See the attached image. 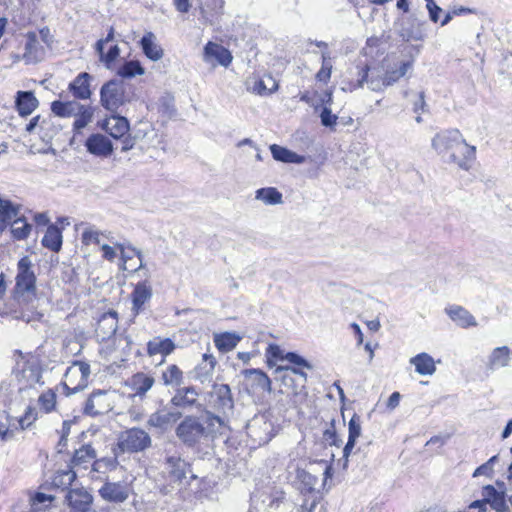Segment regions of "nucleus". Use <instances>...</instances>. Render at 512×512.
Segmentation results:
<instances>
[{
    "instance_id": "f257e3e1",
    "label": "nucleus",
    "mask_w": 512,
    "mask_h": 512,
    "mask_svg": "<svg viewBox=\"0 0 512 512\" xmlns=\"http://www.w3.org/2000/svg\"><path fill=\"white\" fill-rule=\"evenodd\" d=\"M224 428V420L206 410L204 422L197 416L187 415L176 427L175 434L186 447L198 448L205 441H213L221 435Z\"/></svg>"
},
{
    "instance_id": "f03ea898",
    "label": "nucleus",
    "mask_w": 512,
    "mask_h": 512,
    "mask_svg": "<svg viewBox=\"0 0 512 512\" xmlns=\"http://www.w3.org/2000/svg\"><path fill=\"white\" fill-rule=\"evenodd\" d=\"M432 146L450 162L463 170H469L476 157V147L468 145L459 130H447L435 135Z\"/></svg>"
},
{
    "instance_id": "7ed1b4c3",
    "label": "nucleus",
    "mask_w": 512,
    "mask_h": 512,
    "mask_svg": "<svg viewBox=\"0 0 512 512\" xmlns=\"http://www.w3.org/2000/svg\"><path fill=\"white\" fill-rule=\"evenodd\" d=\"M36 275L29 256H23L17 263L13 299L20 306H28L36 299Z\"/></svg>"
},
{
    "instance_id": "20e7f679",
    "label": "nucleus",
    "mask_w": 512,
    "mask_h": 512,
    "mask_svg": "<svg viewBox=\"0 0 512 512\" xmlns=\"http://www.w3.org/2000/svg\"><path fill=\"white\" fill-rule=\"evenodd\" d=\"M152 444L150 435L140 428H131L123 431L117 442V452L137 453L149 448Z\"/></svg>"
},
{
    "instance_id": "39448f33",
    "label": "nucleus",
    "mask_w": 512,
    "mask_h": 512,
    "mask_svg": "<svg viewBox=\"0 0 512 512\" xmlns=\"http://www.w3.org/2000/svg\"><path fill=\"white\" fill-rule=\"evenodd\" d=\"M90 365L83 361H75L69 366L64 375V389L66 394H75L84 390L88 385Z\"/></svg>"
},
{
    "instance_id": "423d86ee",
    "label": "nucleus",
    "mask_w": 512,
    "mask_h": 512,
    "mask_svg": "<svg viewBox=\"0 0 512 512\" xmlns=\"http://www.w3.org/2000/svg\"><path fill=\"white\" fill-rule=\"evenodd\" d=\"M285 360L297 367L279 366L276 369V373L279 374L283 384L286 387L292 386L294 382L293 376H298L303 382L306 380V373L302 370L303 368L311 369V365L300 355L287 352L284 356Z\"/></svg>"
},
{
    "instance_id": "0eeeda50",
    "label": "nucleus",
    "mask_w": 512,
    "mask_h": 512,
    "mask_svg": "<svg viewBox=\"0 0 512 512\" xmlns=\"http://www.w3.org/2000/svg\"><path fill=\"white\" fill-rule=\"evenodd\" d=\"M101 105L110 112H115L125 103L123 84L118 80H110L100 90Z\"/></svg>"
},
{
    "instance_id": "6e6552de",
    "label": "nucleus",
    "mask_w": 512,
    "mask_h": 512,
    "mask_svg": "<svg viewBox=\"0 0 512 512\" xmlns=\"http://www.w3.org/2000/svg\"><path fill=\"white\" fill-rule=\"evenodd\" d=\"M332 95L325 93L322 97V126L330 128L331 131H340L344 127L350 126L353 119L350 116H339L333 112Z\"/></svg>"
},
{
    "instance_id": "1a4fd4ad",
    "label": "nucleus",
    "mask_w": 512,
    "mask_h": 512,
    "mask_svg": "<svg viewBox=\"0 0 512 512\" xmlns=\"http://www.w3.org/2000/svg\"><path fill=\"white\" fill-rule=\"evenodd\" d=\"M131 486L127 482H112L106 481L99 488V495L108 502L112 503H123L125 502L130 494H131Z\"/></svg>"
},
{
    "instance_id": "9d476101",
    "label": "nucleus",
    "mask_w": 512,
    "mask_h": 512,
    "mask_svg": "<svg viewBox=\"0 0 512 512\" xmlns=\"http://www.w3.org/2000/svg\"><path fill=\"white\" fill-rule=\"evenodd\" d=\"M112 408L111 394L104 390H98L87 399L84 413L89 416H97L108 413Z\"/></svg>"
},
{
    "instance_id": "9b49d317",
    "label": "nucleus",
    "mask_w": 512,
    "mask_h": 512,
    "mask_svg": "<svg viewBox=\"0 0 512 512\" xmlns=\"http://www.w3.org/2000/svg\"><path fill=\"white\" fill-rule=\"evenodd\" d=\"M210 403L218 412L226 414L234 408L231 389L227 384H214L210 392Z\"/></svg>"
},
{
    "instance_id": "f8f14e48",
    "label": "nucleus",
    "mask_w": 512,
    "mask_h": 512,
    "mask_svg": "<svg viewBox=\"0 0 512 512\" xmlns=\"http://www.w3.org/2000/svg\"><path fill=\"white\" fill-rule=\"evenodd\" d=\"M232 59L230 51L218 43L209 41L204 47L203 61L213 68L217 65L228 67Z\"/></svg>"
},
{
    "instance_id": "ddd939ff",
    "label": "nucleus",
    "mask_w": 512,
    "mask_h": 512,
    "mask_svg": "<svg viewBox=\"0 0 512 512\" xmlns=\"http://www.w3.org/2000/svg\"><path fill=\"white\" fill-rule=\"evenodd\" d=\"M154 384V377L144 372L135 373L126 381V386L129 387L133 392L131 394L133 399H143L147 392L151 390Z\"/></svg>"
},
{
    "instance_id": "4468645a",
    "label": "nucleus",
    "mask_w": 512,
    "mask_h": 512,
    "mask_svg": "<svg viewBox=\"0 0 512 512\" xmlns=\"http://www.w3.org/2000/svg\"><path fill=\"white\" fill-rule=\"evenodd\" d=\"M85 147L90 154L106 158L113 152L112 142L103 134L90 135L85 141Z\"/></svg>"
},
{
    "instance_id": "2eb2a0df",
    "label": "nucleus",
    "mask_w": 512,
    "mask_h": 512,
    "mask_svg": "<svg viewBox=\"0 0 512 512\" xmlns=\"http://www.w3.org/2000/svg\"><path fill=\"white\" fill-rule=\"evenodd\" d=\"M92 500V496L84 488L71 489L65 495V502L73 509L72 512L92 510Z\"/></svg>"
},
{
    "instance_id": "dca6fc26",
    "label": "nucleus",
    "mask_w": 512,
    "mask_h": 512,
    "mask_svg": "<svg viewBox=\"0 0 512 512\" xmlns=\"http://www.w3.org/2000/svg\"><path fill=\"white\" fill-rule=\"evenodd\" d=\"M118 455L119 452H117V450L114 449L113 457H103L97 460L95 459L92 464V468L89 471L91 479L106 481L107 474L109 472L115 471L119 465V462L117 460Z\"/></svg>"
},
{
    "instance_id": "f3484780",
    "label": "nucleus",
    "mask_w": 512,
    "mask_h": 512,
    "mask_svg": "<svg viewBox=\"0 0 512 512\" xmlns=\"http://www.w3.org/2000/svg\"><path fill=\"white\" fill-rule=\"evenodd\" d=\"M182 417V413L176 410H169L166 407L152 413L148 424L159 429H167L175 424Z\"/></svg>"
},
{
    "instance_id": "a211bd4d",
    "label": "nucleus",
    "mask_w": 512,
    "mask_h": 512,
    "mask_svg": "<svg viewBox=\"0 0 512 512\" xmlns=\"http://www.w3.org/2000/svg\"><path fill=\"white\" fill-rule=\"evenodd\" d=\"M114 234L108 230H99L95 226H87L81 235V242L85 246L96 245L99 248L106 242H113Z\"/></svg>"
},
{
    "instance_id": "6ab92c4d",
    "label": "nucleus",
    "mask_w": 512,
    "mask_h": 512,
    "mask_svg": "<svg viewBox=\"0 0 512 512\" xmlns=\"http://www.w3.org/2000/svg\"><path fill=\"white\" fill-rule=\"evenodd\" d=\"M15 377L23 387H33L41 381V372L37 366L24 362L18 364V368L14 371Z\"/></svg>"
},
{
    "instance_id": "aec40b11",
    "label": "nucleus",
    "mask_w": 512,
    "mask_h": 512,
    "mask_svg": "<svg viewBox=\"0 0 512 512\" xmlns=\"http://www.w3.org/2000/svg\"><path fill=\"white\" fill-rule=\"evenodd\" d=\"M198 392L194 387H184L177 389L170 403L178 408L187 409L191 407H200L198 403Z\"/></svg>"
},
{
    "instance_id": "412c9836",
    "label": "nucleus",
    "mask_w": 512,
    "mask_h": 512,
    "mask_svg": "<svg viewBox=\"0 0 512 512\" xmlns=\"http://www.w3.org/2000/svg\"><path fill=\"white\" fill-rule=\"evenodd\" d=\"M511 355L512 351L506 345L493 348L487 357V368L494 371L508 367L511 362Z\"/></svg>"
},
{
    "instance_id": "4be33fe9",
    "label": "nucleus",
    "mask_w": 512,
    "mask_h": 512,
    "mask_svg": "<svg viewBox=\"0 0 512 512\" xmlns=\"http://www.w3.org/2000/svg\"><path fill=\"white\" fill-rule=\"evenodd\" d=\"M118 318L115 311H109L101 315L98 319L96 334L100 340L104 341L113 336L117 330Z\"/></svg>"
},
{
    "instance_id": "5701e85b",
    "label": "nucleus",
    "mask_w": 512,
    "mask_h": 512,
    "mask_svg": "<svg viewBox=\"0 0 512 512\" xmlns=\"http://www.w3.org/2000/svg\"><path fill=\"white\" fill-rule=\"evenodd\" d=\"M96 456V451L91 445L86 444L81 446L74 452L73 458L71 460L72 469H76L77 471L81 469L87 470L89 466L92 467Z\"/></svg>"
},
{
    "instance_id": "b1692460",
    "label": "nucleus",
    "mask_w": 512,
    "mask_h": 512,
    "mask_svg": "<svg viewBox=\"0 0 512 512\" xmlns=\"http://www.w3.org/2000/svg\"><path fill=\"white\" fill-rule=\"evenodd\" d=\"M364 83H366L368 88L372 91H381L385 88L384 76L381 75V71L377 68L366 66L362 69V74L358 80L357 86L363 87Z\"/></svg>"
},
{
    "instance_id": "393cba45",
    "label": "nucleus",
    "mask_w": 512,
    "mask_h": 512,
    "mask_svg": "<svg viewBox=\"0 0 512 512\" xmlns=\"http://www.w3.org/2000/svg\"><path fill=\"white\" fill-rule=\"evenodd\" d=\"M91 76L87 72H82L69 84V91L76 99L86 100L92 95L90 90Z\"/></svg>"
},
{
    "instance_id": "a878e982",
    "label": "nucleus",
    "mask_w": 512,
    "mask_h": 512,
    "mask_svg": "<svg viewBox=\"0 0 512 512\" xmlns=\"http://www.w3.org/2000/svg\"><path fill=\"white\" fill-rule=\"evenodd\" d=\"M152 297V287L148 281L136 284L132 293L133 311L137 314L142 310L143 305Z\"/></svg>"
},
{
    "instance_id": "bb28decb",
    "label": "nucleus",
    "mask_w": 512,
    "mask_h": 512,
    "mask_svg": "<svg viewBox=\"0 0 512 512\" xmlns=\"http://www.w3.org/2000/svg\"><path fill=\"white\" fill-rule=\"evenodd\" d=\"M143 53L152 61H158L163 57V49L156 41V36L152 32H147L140 40Z\"/></svg>"
},
{
    "instance_id": "cd10ccee",
    "label": "nucleus",
    "mask_w": 512,
    "mask_h": 512,
    "mask_svg": "<svg viewBox=\"0 0 512 512\" xmlns=\"http://www.w3.org/2000/svg\"><path fill=\"white\" fill-rule=\"evenodd\" d=\"M446 313L452 321L462 328L477 326L475 317L461 306H451L446 308Z\"/></svg>"
},
{
    "instance_id": "c85d7f7f",
    "label": "nucleus",
    "mask_w": 512,
    "mask_h": 512,
    "mask_svg": "<svg viewBox=\"0 0 512 512\" xmlns=\"http://www.w3.org/2000/svg\"><path fill=\"white\" fill-rule=\"evenodd\" d=\"M37 128L40 129V132H43L42 137H53L54 134L57 133L58 129L53 124V118H43L40 116L33 117L30 122L26 126V131L29 133L34 132Z\"/></svg>"
},
{
    "instance_id": "c756f323",
    "label": "nucleus",
    "mask_w": 512,
    "mask_h": 512,
    "mask_svg": "<svg viewBox=\"0 0 512 512\" xmlns=\"http://www.w3.org/2000/svg\"><path fill=\"white\" fill-rule=\"evenodd\" d=\"M174 349L175 344L169 338L162 339L160 337H155L152 340H150L147 344V353L150 357L158 354L165 357L171 354L174 351Z\"/></svg>"
},
{
    "instance_id": "7c9ffc66",
    "label": "nucleus",
    "mask_w": 512,
    "mask_h": 512,
    "mask_svg": "<svg viewBox=\"0 0 512 512\" xmlns=\"http://www.w3.org/2000/svg\"><path fill=\"white\" fill-rule=\"evenodd\" d=\"M24 58L27 62H36L42 56V46L39 43L38 34L36 32H28L26 34Z\"/></svg>"
},
{
    "instance_id": "2f4dec72",
    "label": "nucleus",
    "mask_w": 512,
    "mask_h": 512,
    "mask_svg": "<svg viewBox=\"0 0 512 512\" xmlns=\"http://www.w3.org/2000/svg\"><path fill=\"white\" fill-rule=\"evenodd\" d=\"M104 129L113 138H122L129 131V123L125 117L112 116L107 119L104 125Z\"/></svg>"
},
{
    "instance_id": "473e14b6",
    "label": "nucleus",
    "mask_w": 512,
    "mask_h": 512,
    "mask_svg": "<svg viewBox=\"0 0 512 512\" xmlns=\"http://www.w3.org/2000/svg\"><path fill=\"white\" fill-rule=\"evenodd\" d=\"M216 348L222 352L227 353L232 351L241 341V337L235 332H224L214 334L213 337Z\"/></svg>"
},
{
    "instance_id": "72a5a7b5",
    "label": "nucleus",
    "mask_w": 512,
    "mask_h": 512,
    "mask_svg": "<svg viewBox=\"0 0 512 512\" xmlns=\"http://www.w3.org/2000/svg\"><path fill=\"white\" fill-rule=\"evenodd\" d=\"M415 371L420 375H433L436 371L434 359L427 353H419L410 359Z\"/></svg>"
},
{
    "instance_id": "f704fd0d",
    "label": "nucleus",
    "mask_w": 512,
    "mask_h": 512,
    "mask_svg": "<svg viewBox=\"0 0 512 512\" xmlns=\"http://www.w3.org/2000/svg\"><path fill=\"white\" fill-rule=\"evenodd\" d=\"M223 0H200V12L206 23L213 24L216 17L222 12Z\"/></svg>"
},
{
    "instance_id": "c9c22d12",
    "label": "nucleus",
    "mask_w": 512,
    "mask_h": 512,
    "mask_svg": "<svg viewBox=\"0 0 512 512\" xmlns=\"http://www.w3.org/2000/svg\"><path fill=\"white\" fill-rule=\"evenodd\" d=\"M270 151L273 158L279 162L300 164L306 160L305 156L298 155L297 153L277 144H272L270 146Z\"/></svg>"
},
{
    "instance_id": "e433bc0d",
    "label": "nucleus",
    "mask_w": 512,
    "mask_h": 512,
    "mask_svg": "<svg viewBox=\"0 0 512 512\" xmlns=\"http://www.w3.org/2000/svg\"><path fill=\"white\" fill-rule=\"evenodd\" d=\"M15 103L21 115L31 114L38 106V100L31 91H18Z\"/></svg>"
},
{
    "instance_id": "4c0bfd02",
    "label": "nucleus",
    "mask_w": 512,
    "mask_h": 512,
    "mask_svg": "<svg viewBox=\"0 0 512 512\" xmlns=\"http://www.w3.org/2000/svg\"><path fill=\"white\" fill-rule=\"evenodd\" d=\"M161 380L167 387L178 388L183 384L184 375L176 364H169L163 369Z\"/></svg>"
},
{
    "instance_id": "58836bf2",
    "label": "nucleus",
    "mask_w": 512,
    "mask_h": 512,
    "mask_svg": "<svg viewBox=\"0 0 512 512\" xmlns=\"http://www.w3.org/2000/svg\"><path fill=\"white\" fill-rule=\"evenodd\" d=\"M166 468L174 481H181L186 477L188 464L179 456H168Z\"/></svg>"
},
{
    "instance_id": "ea45409f",
    "label": "nucleus",
    "mask_w": 512,
    "mask_h": 512,
    "mask_svg": "<svg viewBox=\"0 0 512 512\" xmlns=\"http://www.w3.org/2000/svg\"><path fill=\"white\" fill-rule=\"evenodd\" d=\"M82 105L79 102L73 101H60L56 100L51 103V110L55 116L58 117H72L80 109H82Z\"/></svg>"
},
{
    "instance_id": "a19ab883",
    "label": "nucleus",
    "mask_w": 512,
    "mask_h": 512,
    "mask_svg": "<svg viewBox=\"0 0 512 512\" xmlns=\"http://www.w3.org/2000/svg\"><path fill=\"white\" fill-rule=\"evenodd\" d=\"M42 245L53 252H58L61 249L62 234L57 226H48L46 233L42 239Z\"/></svg>"
},
{
    "instance_id": "79ce46f5",
    "label": "nucleus",
    "mask_w": 512,
    "mask_h": 512,
    "mask_svg": "<svg viewBox=\"0 0 512 512\" xmlns=\"http://www.w3.org/2000/svg\"><path fill=\"white\" fill-rule=\"evenodd\" d=\"M18 215V207L10 200L0 197V230Z\"/></svg>"
},
{
    "instance_id": "37998d69",
    "label": "nucleus",
    "mask_w": 512,
    "mask_h": 512,
    "mask_svg": "<svg viewBox=\"0 0 512 512\" xmlns=\"http://www.w3.org/2000/svg\"><path fill=\"white\" fill-rule=\"evenodd\" d=\"M216 364L217 361L213 355L204 354L202 363H200L195 369V371H197V378L202 382L208 380L212 376Z\"/></svg>"
},
{
    "instance_id": "c03bdc74",
    "label": "nucleus",
    "mask_w": 512,
    "mask_h": 512,
    "mask_svg": "<svg viewBox=\"0 0 512 512\" xmlns=\"http://www.w3.org/2000/svg\"><path fill=\"white\" fill-rule=\"evenodd\" d=\"M77 471L72 468L57 471L52 477V485L63 490L67 489L75 480Z\"/></svg>"
},
{
    "instance_id": "a18cd8bd",
    "label": "nucleus",
    "mask_w": 512,
    "mask_h": 512,
    "mask_svg": "<svg viewBox=\"0 0 512 512\" xmlns=\"http://www.w3.org/2000/svg\"><path fill=\"white\" fill-rule=\"evenodd\" d=\"M255 198L266 205H276L282 203V194L273 187L261 188L256 191Z\"/></svg>"
},
{
    "instance_id": "49530a36",
    "label": "nucleus",
    "mask_w": 512,
    "mask_h": 512,
    "mask_svg": "<svg viewBox=\"0 0 512 512\" xmlns=\"http://www.w3.org/2000/svg\"><path fill=\"white\" fill-rule=\"evenodd\" d=\"M413 67V61L408 60L402 62L397 69L389 70L384 75L385 87L390 86L397 82L400 78L404 77L408 71Z\"/></svg>"
},
{
    "instance_id": "de8ad7c7",
    "label": "nucleus",
    "mask_w": 512,
    "mask_h": 512,
    "mask_svg": "<svg viewBox=\"0 0 512 512\" xmlns=\"http://www.w3.org/2000/svg\"><path fill=\"white\" fill-rule=\"evenodd\" d=\"M248 89L259 95L268 94L277 89V83L273 77L268 75L261 79L254 80L253 86Z\"/></svg>"
},
{
    "instance_id": "09e8293b",
    "label": "nucleus",
    "mask_w": 512,
    "mask_h": 512,
    "mask_svg": "<svg viewBox=\"0 0 512 512\" xmlns=\"http://www.w3.org/2000/svg\"><path fill=\"white\" fill-rule=\"evenodd\" d=\"M93 115L94 109L91 106L82 105V109L74 115L75 121L73 123V129L80 132L92 121Z\"/></svg>"
},
{
    "instance_id": "8fccbe9b",
    "label": "nucleus",
    "mask_w": 512,
    "mask_h": 512,
    "mask_svg": "<svg viewBox=\"0 0 512 512\" xmlns=\"http://www.w3.org/2000/svg\"><path fill=\"white\" fill-rule=\"evenodd\" d=\"M119 249V256H120V264L119 269L122 271H128L130 270L131 266V260L133 259L134 255V246L129 241L122 242V245H117Z\"/></svg>"
},
{
    "instance_id": "3c124183",
    "label": "nucleus",
    "mask_w": 512,
    "mask_h": 512,
    "mask_svg": "<svg viewBox=\"0 0 512 512\" xmlns=\"http://www.w3.org/2000/svg\"><path fill=\"white\" fill-rule=\"evenodd\" d=\"M361 434V425L359 419L355 416L351 418L349 422V437L348 441L343 449V454L345 457H348L350 451L353 449L356 439Z\"/></svg>"
},
{
    "instance_id": "603ef678",
    "label": "nucleus",
    "mask_w": 512,
    "mask_h": 512,
    "mask_svg": "<svg viewBox=\"0 0 512 512\" xmlns=\"http://www.w3.org/2000/svg\"><path fill=\"white\" fill-rule=\"evenodd\" d=\"M244 374L246 377L253 379L258 388L268 392L271 391V381L263 371L259 369H246Z\"/></svg>"
},
{
    "instance_id": "864d4df0",
    "label": "nucleus",
    "mask_w": 512,
    "mask_h": 512,
    "mask_svg": "<svg viewBox=\"0 0 512 512\" xmlns=\"http://www.w3.org/2000/svg\"><path fill=\"white\" fill-rule=\"evenodd\" d=\"M144 72V68L139 61L131 60L119 67L117 74L123 78H132L136 75H143Z\"/></svg>"
},
{
    "instance_id": "5fc2aeb1",
    "label": "nucleus",
    "mask_w": 512,
    "mask_h": 512,
    "mask_svg": "<svg viewBox=\"0 0 512 512\" xmlns=\"http://www.w3.org/2000/svg\"><path fill=\"white\" fill-rule=\"evenodd\" d=\"M31 225L24 218H17L11 224V233L17 240H23L28 237L31 231Z\"/></svg>"
},
{
    "instance_id": "6e6d98bb",
    "label": "nucleus",
    "mask_w": 512,
    "mask_h": 512,
    "mask_svg": "<svg viewBox=\"0 0 512 512\" xmlns=\"http://www.w3.org/2000/svg\"><path fill=\"white\" fill-rule=\"evenodd\" d=\"M117 245H122V242H117L115 238L113 242H106L100 248L102 252V258L109 261L114 262L119 254V249Z\"/></svg>"
},
{
    "instance_id": "4d7b16f0",
    "label": "nucleus",
    "mask_w": 512,
    "mask_h": 512,
    "mask_svg": "<svg viewBox=\"0 0 512 512\" xmlns=\"http://www.w3.org/2000/svg\"><path fill=\"white\" fill-rule=\"evenodd\" d=\"M14 432L10 429L9 417L5 413L0 415V440L8 441L13 439Z\"/></svg>"
},
{
    "instance_id": "13d9d810",
    "label": "nucleus",
    "mask_w": 512,
    "mask_h": 512,
    "mask_svg": "<svg viewBox=\"0 0 512 512\" xmlns=\"http://www.w3.org/2000/svg\"><path fill=\"white\" fill-rule=\"evenodd\" d=\"M39 405L46 412H50L54 409L56 404V395L52 391H47L39 397Z\"/></svg>"
},
{
    "instance_id": "bf43d9fd",
    "label": "nucleus",
    "mask_w": 512,
    "mask_h": 512,
    "mask_svg": "<svg viewBox=\"0 0 512 512\" xmlns=\"http://www.w3.org/2000/svg\"><path fill=\"white\" fill-rule=\"evenodd\" d=\"M497 460V456L491 457L487 462L480 465L473 472V477L486 476L491 477L493 474V464Z\"/></svg>"
},
{
    "instance_id": "052dcab7",
    "label": "nucleus",
    "mask_w": 512,
    "mask_h": 512,
    "mask_svg": "<svg viewBox=\"0 0 512 512\" xmlns=\"http://www.w3.org/2000/svg\"><path fill=\"white\" fill-rule=\"evenodd\" d=\"M490 505L492 506L494 509H496L497 511H500L501 510V507L504 505V502L502 499H495L492 503H490L489 501H474L471 505H470V509H478V512H486V506L487 505Z\"/></svg>"
},
{
    "instance_id": "680f3d73",
    "label": "nucleus",
    "mask_w": 512,
    "mask_h": 512,
    "mask_svg": "<svg viewBox=\"0 0 512 512\" xmlns=\"http://www.w3.org/2000/svg\"><path fill=\"white\" fill-rule=\"evenodd\" d=\"M37 419V411L35 408L27 407L24 416L19 419V425L22 430L31 426Z\"/></svg>"
},
{
    "instance_id": "e2e57ef3",
    "label": "nucleus",
    "mask_w": 512,
    "mask_h": 512,
    "mask_svg": "<svg viewBox=\"0 0 512 512\" xmlns=\"http://www.w3.org/2000/svg\"><path fill=\"white\" fill-rule=\"evenodd\" d=\"M119 54L120 49L118 45H113L106 54L104 53V50H102V53H99L100 60L103 61L108 68L110 67V64L118 58Z\"/></svg>"
},
{
    "instance_id": "0e129e2a",
    "label": "nucleus",
    "mask_w": 512,
    "mask_h": 512,
    "mask_svg": "<svg viewBox=\"0 0 512 512\" xmlns=\"http://www.w3.org/2000/svg\"><path fill=\"white\" fill-rule=\"evenodd\" d=\"M321 71H322V80L330 78L331 71H332V62H331L330 58L327 59L324 56L323 52H322V68H321Z\"/></svg>"
},
{
    "instance_id": "69168bd1",
    "label": "nucleus",
    "mask_w": 512,
    "mask_h": 512,
    "mask_svg": "<svg viewBox=\"0 0 512 512\" xmlns=\"http://www.w3.org/2000/svg\"><path fill=\"white\" fill-rule=\"evenodd\" d=\"M267 354L272 358L283 361L285 360L284 356L286 353H284V351L277 345H269L267 349Z\"/></svg>"
},
{
    "instance_id": "338daca9",
    "label": "nucleus",
    "mask_w": 512,
    "mask_h": 512,
    "mask_svg": "<svg viewBox=\"0 0 512 512\" xmlns=\"http://www.w3.org/2000/svg\"><path fill=\"white\" fill-rule=\"evenodd\" d=\"M400 36L406 41H410L412 39L417 40L420 38L419 33L414 32L413 29L406 28L404 26H402L400 29Z\"/></svg>"
},
{
    "instance_id": "774afa93",
    "label": "nucleus",
    "mask_w": 512,
    "mask_h": 512,
    "mask_svg": "<svg viewBox=\"0 0 512 512\" xmlns=\"http://www.w3.org/2000/svg\"><path fill=\"white\" fill-rule=\"evenodd\" d=\"M425 106V95L424 92H420L417 95L416 101L413 103V111L419 113L424 109Z\"/></svg>"
}]
</instances>
